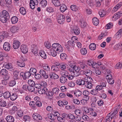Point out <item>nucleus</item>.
<instances>
[{
  "instance_id": "nucleus-32",
  "label": "nucleus",
  "mask_w": 122,
  "mask_h": 122,
  "mask_svg": "<svg viewBox=\"0 0 122 122\" xmlns=\"http://www.w3.org/2000/svg\"><path fill=\"white\" fill-rule=\"evenodd\" d=\"M88 76V77L87 78V79L86 78L85 79V84L93 83V81L91 77H89L90 76Z\"/></svg>"
},
{
  "instance_id": "nucleus-19",
  "label": "nucleus",
  "mask_w": 122,
  "mask_h": 122,
  "mask_svg": "<svg viewBox=\"0 0 122 122\" xmlns=\"http://www.w3.org/2000/svg\"><path fill=\"white\" fill-rule=\"evenodd\" d=\"M66 72L67 73H65L63 75H64L69 80H72L74 78V76L70 74L67 72Z\"/></svg>"
},
{
  "instance_id": "nucleus-36",
  "label": "nucleus",
  "mask_w": 122,
  "mask_h": 122,
  "mask_svg": "<svg viewBox=\"0 0 122 122\" xmlns=\"http://www.w3.org/2000/svg\"><path fill=\"white\" fill-rule=\"evenodd\" d=\"M93 24L95 25H97L99 23V20L96 17H94L92 20Z\"/></svg>"
},
{
  "instance_id": "nucleus-45",
  "label": "nucleus",
  "mask_w": 122,
  "mask_h": 122,
  "mask_svg": "<svg viewBox=\"0 0 122 122\" xmlns=\"http://www.w3.org/2000/svg\"><path fill=\"white\" fill-rule=\"evenodd\" d=\"M36 70L34 68H31L30 70V72L31 75H33L36 72Z\"/></svg>"
},
{
  "instance_id": "nucleus-5",
  "label": "nucleus",
  "mask_w": 122,
  "mask_h": 122,
  "mask_svg": "<svg viewBox=\"0 0 122 122\" xmlns=\"http://www.w3.org/2000/svg\"><path fill=\"white\" fill-rule=\"evenodd\" d=\"M31 50L32 52L35 55H37L38 49L37 46L36 45H32Z\"/></svg>"
},
{
  "instance_id": "nucleus-44",
  "label": "nucleus",
  "mask_w": 122,
  "mask_h": 122,
  "mask_svg": "<svg viewBox=\"0 0 122 122\" xmlns=\"http://www.w3.org/2000/svg\"><path fill=\"white\" fill-rule=\"evenodd\" d=\"M51 70L54 72H56L59 71V68L56 66L53 65L51 67Z\"/></svg>"
},
{
  "instance_id": "nucleus-63",
  "label": "nucleus",
  "mask_w": 122,
  "mask_h": 122,
  "mask_svg": "<svg viewBox=\"0 0 122 122\" xmlns=\"http://www.w3.org/2000/svg\"><path fill=\"white\" fill-rule=\"evenodd\" d=\"M115 68L119 69L122 68V63L119 62L115 66Z\"/></svg>"
},
{
  "instance_id": "nucleus-16",
  "label": "nucleus",
  "mask_w": 122,
  "mask_h": 122,
  "mask_svg": "<svg viewBox=\"0 0 122 122\" xmlns=\"http://www.w3.org/2000/svg\"><path fill=\"white\" fill-rule=\"evenodd\" d=\"M20 49L22 52L24 53H26L28 52V49L27 48L26 46L24 45H21Z\"/></svg>"
},
{
  "instance_id": "nucleus-22",
  "label": "nucleus",
  "mask_w": 122,
  "mask_h": 122,
  "mask_svg": "<svg viewBox=\"0 0 122 122\" xmlns=\"http://www.w3.org/2000/svg\"><path fill=\"white\" fill-rule=\"evenodd\" d=\"M9 19V18H7L6 17L3 16V15H0V20L3 23L6 22Z\"/></svg>"
},
{
  "instance_id": "nucleus-4",
  "label": "nucleus",
  "mask_w": 122,
  "mask_h": 122,
  "mask_svg": "<svg viewBox=\"0 0 122 122\" xmlns=\"http://www.w3.org/2000/svg\"><path fill=\"white\" fill-rule=\"evenodd\" d=\"M106 77L107 80V81L108 83L111 85L113 84L114 83V80L112 78V76L111 74H109L107 75Z\"/></svg>"
},
{
  "instance_id": "nucleus-30",
  "label": "nucleus",
  "mask_w": 122,
  "mask_h": 122,
  "mask_svg": "<svg viewBox=\"0 0 122 122\" xmlns=\"http://www.w3.org/2000/svg\"><path fill=\"white\" fill-rule=\"evenodd\" d=\"M6 105V102L4 101L2 98H0V106L2 107H5Z\"/></svg>"
},
{
  "instance_id": "nucleus-14",
  "label": "nucleus",
  "mask_w": 122,
  "mask_h": 122,
  "mask_svg": "<svg viewBox=\"0 0 122 122\" xmlns=\"http://www.w3.org/2000/svg\"><path fill=\"white\" fill-rule=\"evenodd\" d=\"M5 119L7 122H14V117L11 115L7 116L6 117Z\"/></svg>"
},
{
  "instance_id": "nucleus-38",
  "label": "nucleus",
  "mask_w": 122,
  "mask_h": 122,
  "mask_svg": "<svg viewBox=\"0 0 122 122\" xmlns=\"http://www.w3.org/2000/svg\"><path fill=\"white\" fill-rule=\"evenodd\" d=\"M7 71L5 69H3L1 70L0 71V76H4L7 74Z\"/></svg>"
},
{
  "instance_id": "nucleus-9",
  "label": "nucleus",
  "mask_w": 122,
  "mask_h": 122,
  "mask_svg": "<svg viewBox=\"0 0 122 122\" xmlns=\"http://www.w3.org/2000/svg\"><path fill=\"white\" fill-rule=\"evenodd\" d=\"M32 117L33 119L35 120H41L42 119L41 115L36 113L33 114L32 115Z\"/></svg>"
},
{
  "instance_id": "nucleus-47",
  "label": "nucleus",
  "mask_w": 122,
  "mask_h": 122,
  "mask_svg": "<svg viewBox=\"0 0 122 122\" xmlns=\"http://www.w3.org/2000/svg\"><path fill=\"white\" fill-rule=\"evenodd\" d=\"M74 94L76 97H79L81 95L82 93L80 91L78 90L74 92Z\"/></svg>"
},
{
  "instance_id": "nucleus-58",
  "label": "nucleus",
  "mask_w": 122,
  "mask_h": 122,
  "mask_svg": "<svg viewBox=\"0 0 122 122\" xmlns=\"http://www.w3.org/2000/svg\"><path fill=\"white\" fill-rule=\"evenodd\" d=\"M23 118L24 120L30 122L31 120L30 117L28 116L25 115L23 117Z\"/></svg>"
},
{
  "instance_id": "nucleus-59",
  "label": "nucleus",
  "mask_w": 122,
  "mask_h": 122,
  "mask_svg": "<svg viewBox=\"0 0 122 122\" xmlns=\"http://www.w3.org/2000/svg\"><path fill=\"white\" fill-rule=\"evenodd\" d=\"M75 42L74 41H69L67 42L68 45L69 46H74Z\"/></svg>"
},
{
  "instance_id": "nucleus-3",
  "label": "nucleus",
  "mask_w": 122,
  "mask_h": 122,
  "mask_svg": "<svg viewBox=\"0 0 122 122\" xmlns=\"http://www.w3.org/2000/svg\"><path fill=\"white\" fill-rule=\"evenodd\" d=\"M58 23L60 24H63L65 20V16L63 15H59L57 18Z\"/></svg>"
},
{
  "instance_id": "nucleus-24",
  "label": "nucleus",
  "mask_w": 122,
  "mask_h": 122,
  "mask_svg": "<svg viewBox=\"0 0 122 122\" xmlns=\"http://www.w3.org/2000/svg\"><path fill=\"white\" fill-rule=\"evenodd\" d=\"M17 97V95L15 93H12L10 94V99L12 101L15 100Z\"/></svg>"
},
{
  "instance_id": "nucleus-52",
  "label": "nucleus",
  "mask_w": 122,
  "mask_h": 122,
  "mask_svg": "<svg viewBox=\"0 0 122 122\" xmlns=\"http://www.w3.org/2000/svg\"><path fill=\"white\" fill-rule=\"evenodd\" d=\"M80 22H81L80 25L81 27H86V23L85 22V21L83 20H81L80 21Z\"/></svg>"
},
{
  "instance_id": "nucleus-8",
  "label": "nucleus",
  "mask_w": 122,
  "mask_h": 122,
  "mask_svg": "<svg viewBox=\"0 0 122 122\" xmlns=\"http://www.w3.org/2000/svg\"><path fill=\"white\" fill-rule=\"evenodd\" d=\"M39 73L41 75L44 79H47L49 77L48 75L43 69H41L39 71Z\"/></svg>"
},
{
  "instance_id": "nucleus-26",
  "label": "nucleus",
  "mask_w": 122,
  "mask_h": 122,
  "mask_svg": "<svg viewBox=\"0 0 122 122\" xmlns=\"http://www.w3.org/2000/svg\"><path fill=\"white\" fill-rule=\"evenodd\" d=\"M52 2L56 6H59L61 5L60 2L59 0H51Z\"/></svg>"
},
{
  "instance_id": "nucleus-55",
  "label": "nucleus",
  "mask_w": 122,
  "mask_h": 122,
  "mask_svg": "<svg viewBox=\"0 0 122 122\" xmlns=\"http://www.w3.org/2000/svg\"><path fill=\"white\" fill-rule=\"evenodd\" d=\"M83 71H81L80 72H77L74 71L73 73H74V76L75 77H76L79 76L80 74H81V72H83Z\"/></svg>"
},
{
  "instance_id": "nucleus-64",
  "label": "nucleus",
  "mask_w": 122,
  "mask_h": 122,
  "mask_svg": "<svg viewBox=\"0 0 122 122\" xmlns=\"http://www.w3.org/2000/svg\"><path fill=\"white\" fill-rule=\"evenodd\" d=\"M112 24L110 22L106 25L105 26V28L106 29H109L111 28L112 27Z\"/></svg>"
},
{
  "instance_id": "nucleus-15",
  "label": "nucleus",
  "mask_w": 122,
  "mask_h": 122,
  "mask_svg": "<svg viewBox=\"0 0 122 122\" xmlns=\"http://www.w3.org/2000/svg\"><path fill=\"white\" fill-rule=\"evenodd\" d=\"M68 80L66 77L62 76L60 78V81L62 84H64Z\"/></svg>"
},
{
  "instance_id": "nucleus-60",
  "label": "nucleus",
  "mask_w": 122,
  "mask_h": 122,
  "mask_svg": "<svg viewBox=\"0 0 122 122\" xmlns=\"http://www.w3.org/2000/svg\"><path fill=\"white\" fill-rule=\"evenodd\" d=\"M70 63L69 65L70 67H74L76 68V66L75 63L73 61H69Z\"/></svg>"
},
{
  "instance_id": "nucleus-54",
  "label": "nucleus",
  "mask_w": 122,
  "mask_h": 122,
  "mask_svg": "<svg viewBox=\"0 0 122 122\" xmlns=\"http://www.w3.org/2000/svg\"><path fill=\"white\" fill-rule=\"evenodd\" d=\"M80 51L81 54L84 55H86L87 52L86 49L84 48H82L81 49Z\"/></svg>"
},
{
  "instance_id": "nucleus-56",
  "label": "nucleus",
  "mask_w": 122,
  "mask_h": 122,
  "mask_svg": "<svg viewBox=\"0 0 122 122\" xmlns=\"http://www.w3.org/2000/svg\"><path fill=\"white\" fill-rule=\"evenodd\" d=\"M16 84V81L15 80H12L9 81V85L10 86H15Z\"/></svg>"
},
{
  "instance_id": "nucleus-10",
  "label": "nucleus",
  "mask_w": 122,
  "mask_h": 122,
  "mask_svg": "<svg viewBox=\"0 0 122 122\" xmlns=\"http://www.w3.org/2000/svg\"><path fill=\"white\" fill-rule=\"evenodd\" d=\"M4 68L9 71H11L14 70V68L12 66L11 63H5L4 64Z\"/></svg>"
},
{
  "instance_id": "nucleus-12",
  "label": "nucleus",
  "mask_w": 122,
  "mask_h": 122,
  "mask_svg": "<svg viewBox=\"0 0 122 122\" xmlns=\"http://www.w3.org/2000/svg\"><path fill=\"white\" fill-rule=\"evenodd\" d=\"M119 111V108H117L115 109L113 113L111 115L112 117H111V120L113 118L114 119H115L117 117V113Z\"/></svg>"
},
{
  "instance_id": "nucleus-1",
  "label": "nucleus",
  "mask_w": 122,
  "mask_h": 122,
  "mask_svg": "<svg viewBox=\"0 0 122 122\" xmlns=\"http://www.w3.org/2000/svg\"><path fill=\"white\" fill-rule=\"evenodd\" d=\"M63 51V48L61 45L57 43H54L52 45L50 54L52 56H55L57 55L56 53L62 52Z\"/></svg>"
},
{
  "instance_id": "nucleus-50",
  "label": "nucleus",
  "mask_w": 122,
  "mask_h": 122,
  "mask_svg": "<svg viewBox=\"0 0 122 122\" xmlns=\"http://www.w3.org/2000/svg\"><path fill=\"white\" fill-rule=\"evenodd\" d=\"M28 84L29 85V86H34L35 83L34 81L32 80L31 79L28 80Z\"/></svg>"
},
{
  "instance_id": "nucleus-25",
  "label": "nucleus",
  "mask_w": 122,
  "mask_h": 122,
  "mask_svg": "<svg viewBox=\"0 0 122 122\" xmlns=\"http://www.w3.org/2000/svg\"><path fill=\"white\" fill-rule=\"evenodd\" d=\"M7 56L8 54L2 52H0V61H3L4 57H6Z\"/></svg>"
},
{
  "instance_id": "nucleus-49",
  "label": "nucleus",
  "mask_w": 122,
  "mask_h": 122,
  "mask_svg": "<svg viewBox=\"0 0 122 122\" xmlns=\"http://www.w3.org/2000/svg\"><path fill=\"white\" fill-rule=\"evenodd\" d=\"M67 65L66 64H63L60 65V68L62 70H65L66 69V67Z\"/></svg>"
},
{
  "instance_id": "nucleus-27",
  "label": "nucleus",
  "mask_w": 122,
  "mask_h": 122,
  "mask_svg": "<svg viewBox=\"0 0 122 122\" xmlns=\"http://www.w3.org/2000/svg\"><path fill=\"white\" fill-rule=\"evenodd\" d=\"M79 29L76 28L75 29H74L71 30V32L72 33H74L75 34L77 35H79L80 33Z\"/></svg>"
},
{
  "instance_id": "nucleus-31",
  "label": "nucleus",
  "mask_w": 122,
  "mask_h": 122,
  "mask_svg": "<svg viewBox=\"0 0 122 122\" xmlns=\"http://www.w3.org/2000/svg\"><path fill=\"white\" fill-rule=\"evenodd\" d=\"M46 94L47 96H49L50 97H48V98L49 99H51L52 98V96L53 95V93L51 91H50L48 90H47L46 91Z\"/></svg>"
},
{
  "instance_id": "nucleus-18",
  "label": "nucleus",
  "mask_w": 122,
  "mask_h": 122,
  "mask_svg": "<svg viewBox=\"0 0 122 122\" xmlns=\"http://www.w3.org/2000/svg\"><path fill=\"white\" fill-rule=\"evenodd\" d=\"M114 16H113V17L114 18L115 17V19H117L122 16V11H121L117 12L114 15Z\"/></svg>"
},
{
  "instance_id": "nucleus-57",
  "label": "nucleus",
  "mask_w": 122,
  "mask_h": 122,
  "mask_svg": "<svg viewBox=\"0 0 122 122\" xmlns=\"http://www.w3.org/2000/svg\"><path fill=\"white\" fill-rule=\"evenodd\" d=\"M27 90L30 92H33L35 91V88L34 86H28Z\"/></svg>"
},
{
  "instance_id": "nucleus-40",
  "label": "nucleus",
  "mask_w": 122,
  "mask_h": 122,
  "mask_svg": "<svg viewBox=\"0 0 122 122\" xmlns=\"http://www.w3.org/2000/svg\"><path fill=\"white\" fill-rule=\"evenodd\" d=\"M85 80H79L76 81V84L80 85H83L85 84Z\"/></svg>"
},
{
  "instance_id": "nucleus-6",
  "label": "nucleus",
  "mask_w": 122,
  "mask_h": 122,
  "mask_svg": "<svg viewBox=\"0 0 122 122\" xmlns=\"http://www.w3.org/2000/svg\"><path fill=\"white\" fill-rule=\"evenodd\" d=\"M13 47L15 49L18 48L20 45V43L18 41L16 40H13Z\"/></svg>"
},
{
  "instance_id": "nucleus-2",
  "label": "nucleus",
  "mask_w": 122,
  "mask_h": 122,
  "mask_svg": "<svg viewBox=\"0 0 122 122\" xmlns=\"http://www.w3.org/2000/svg\"><path fill=\"white\" fill-rule=\"evenodd\" d=\"M81 70H82L83 74H84L86 76H91L92 74L91 71L89 70L87 65L84 62H80L79 63Z\"/></svg>"
},
{
  "instance_id": "nucleus-53",
  "label": "nucleus",
  "mask_w": 122,
  "mask_h": 122,
  "mask_svg": "<svg viewBox=\"0 0 122 122\" xmlns=\"http://www.w3.org/2000/svg\"><path fill=\"white\" fill-rule=\"evenodd\" d=\"M43 69L46 71H49L50 69V67L48 66L46 64H45L43 65Z\"/></svg>"
},
{
  "instance_id": "nucleus-29",
  "label": "nucleus",
  "mask_w": 122,
  "mask_h": 122,
  "mask_svg": "<svg viewBox=\"0 0 122 122\" xmlns=\"http://www.w3.org/2000/svg\"><path fill=\"white\" fill-rule=\"evenodd\" d=\"M19 10L20 13L23 15H25L26 13V10L24 7H21L19 9Z\"/></svg>"
},
{
  "instance_id": "nucleus-21",
  "label": "nucleus",
  "mask_w": 122,
  "mask_h": 122,
  "mask_svg": "<svg viewBox=\"0 0 122 122\" xmlns=\"http://www.w3.org/2000/svg\"><path fill=\"white\" fill-rule=\"evenodd\" d=\"M11 21L12 24H16L18 21V18L17 16H13L11 18Z\"/></svg>"
},
{
  "instance_id": "nucleus-17",
  "label": "nucleus",
  "mask_w": 122,
  "mask_h": 122,
  "mask_svg": "<svg viewBox=\"0 0 122 122\" xmlns=\"http://www.w3.org/2000/svg\"><path fill=\"white\" fill-rule=\"evenodd\" d=\"M19 30L18 27L16 26H13L10 28V31L12 33H15L16 32H17Z\"/></svg>"
},
{
  "instance_id": "nucleus-28",
  "label": "nucleus",
  "mask_w": 122,
  "mask_h": 122,
  "mask_svg": "<svg viewBox=\"0 0 122 122\" xmlns=\"http://www.w3.org/2000/svg\"><path fill=\"white\" fill-rule=\"evenodd\" d=\"M61 59L62 61H65L67 59L68 57L67 55L64 53H61L60 55Z\"/></svg>"
},
{
  "instance_id": "nucleus-7",
  "label": "nucleus",
  "mask_w": 122,
  "mask_h": 122,
  "mask_svg": "<svg viewBox=\"0 0 122 122\" xmlns=\"http://www.w3.org/2000/svg\"><path fill=\"white\" fill-rule=\"evenodd\" d=\"M3 47L5 51H9L10 49L11 46L8 42H5L4 44Z\"/></svg>"
},
{
  "instance_id": "nucleus-33",
  "label": "nucleus",
  "mask_w": 122,
  "mask_h": 122,
  "mask_svg": "<svg viewBox=\"0 0 122 122\" xmlns=\"http://www.w3.org/2000/svg\"><path fill=\"white\" fill-rule=\"evenodd\" d=\"M89 93V92L85 90L83 92V94L84 96V98H87H87L89 99V97L88 96Z\"/></svg>"
},
{
  "instance_id": "nucleus-48",
  "label": "nucleus",
  "mask_w": 122,
  "mask_h": 122,
  "mask_svg": "<svg viewBox=\"0 0 122 122\" xmlns=\"http://www.w3.org/2000/svg\"><path fill=\"white\" fill-rule=\"evenodd\" d=\"M35 4L33 2V0H30V7L32 9H34L35 7Z\"/></svg>"
},
{
  "instance_id": "nucleus-61",
  "label": "nucleus",
  "mask_w": 122,
  "mask_h": 122,
  "mask_svg": "<svg viewBox=\"0 0 122 122\" xmlns=\"http://www.w3.org/2000/svg\"><path fill=\"white\" fill-rule=\"evenodd\" d=\"M17 65L21 67H23L25 66V64L24 62L17 61Z\"/></svg>"
},
{
  "instance_id": "nucleus-13",
  "label": "nucleus",
  "mask_w": 122,
  "mask_h": 122,
  "mask_svg": "<svg viewBox=\"0 0 122 122\" xmlns=\"http://www.w3.org/2000/svg\"><path fill=\"white\" fill-rule=\"evenodd\" d=\"M0 15H2L3 16L6 17L7 18H10V16L9 13L6 10H3L2 12L0 13Z\"/></svg>"
},
{
  "instance_id": "nucleus-43",
  "label": "nucleus",
  "mask_w": 122,
  "mask_h": 122,
  "mask_svg": "<svg viewBox=\"0 0 122 122\" xmlns=\"http://www.w3.org/2000/svg\"><path fill=\"white\" fill-rule=\"evenodd\" d=\"M71 10L73 11H76L77 10L78 7L75 5H72L70 7Z\"/></svg>"
},
{
  "instance_id": "nucleus-51",
  "label": "nucleus",
  "mask_w": 122,
  "mask_h": 122,
  "mask_svg": "<svg viewBox=\"0 0 122 122\" xmlns=\"http://www.w3.org/2000/svg\"><path fill=\"white\" fill-rule=\"evenodd\" d=\"M86 99H82L81 101V102L82 105H85L87 104V101L89 100V99L85 98Z\"/></svg>"
},
{
  "instance_id": "nucleus-42",
  "label": "nucleus",
  "mask_w": 122,
  "mask_h": 122,
  "mask_svg": "<svg viewBox=\"0 0 122 122\" xmlns=\"http://www.w3.org/2000/svg\"><path fill=\"white\" fill-rule=\"evenodd\" d=\"M115 35L117 37L120 38L122 35V29L120 30Z\"/></svg>"
},
{
  "instance_id": "nucleus-62",
  "label": "nucleus",
  "mask_w": 122,
  "mask_h": 122,
  "mask_svg": "<svg viewBox=\"0 0 122 122\" xmlns=\"http://www.w3.org/2000/svg\"><path fill=\"white\" fill-rule=\"evenodd\" d=\"M46 10L48 12H51L54 11V9L53 8L49 6L46 8Z\"/></svg>"
},
{
  "instance_id": "nucleus-46",
  "label": "nucleus",
  "mask_w": 122,
  "mask_h": 122,
  "mask_svg": "<svg viewBox=\"0 0 122 122\" xmlns=\"http://www.w3.org/2000/svg\"><path fill=\"white\" fill-rule=\"evenodd\" d=\"M65 19L68 22H70L71 20V18L70 15L67 14L65 15H64Z\"/></svg>"
},
{
  "instance_id": "nucleus-34",
  "label": "nucleus",
  "mask_w": 122,
  "mask_h": 122,
  "mask_svg": "<svg viewBox=\"0 0 122 122\" xmlns=\"http://www.w3.org/2000/svg\"><path fill=\"white\" fill-rule=\"evenodd\" d=\"M61 11L63 12L67 9V8L65 5L62 4L60 8Z\"/></svg>"
},
{
  "instance_id": "nucleus-11",
  "label": "nucleus",
  "mask_w": 122,
  "mask_h": 122,
  "mask_svg": "<svg viewBox=\"0 0 122 122\" xmlns=\"http://www.w3.org/2000/svg\"><path fill=\"white\" fill-rule=\"evenodd\" d=\"M47 90V89L46 87H41L38 90V92L40 94H46Z\"/></svg>"
},
{
  "instance_id": "nucleus-35",
  "label": "nucleus",
  "mask_w": 122,
  "mask_h": 122,
  "mask_svg": "<svg viewBox=\"0 0 122 122\" xmlns=\"http://www.w3.org/2000/svg\"><path fill=\"white\" fill-rule=\"evenodd\" d=\"M19 72L17 71H15L13 72V78L15 80H17L18 79V75Z\"/></svg>"
},
{
  "instance_id": "nucleus-20",
  "label": "nucleus",
  "mask_w": 122,
  "mask_h": 122,
  "mask_svg": "<svg viewBox=\"0 0 122 122\" xmlns=\"http://www.w3.org/2000/svg\"><path fill=\"white\" fill-rule=\"evenodd\" d=\"M47 2L46 0H42L40 3V6L42 7H45L47 5Z\"/></svg>"
},
{
  "instance_id": "nucleus-23",
  "label": "nucleus",
  "mask_w": 122,
  "mask_h": 122,
  "mask_svg": "<svg viewBox=\"0 0 122 122\" xmlns=\"http://www.w3.org/2000/svg\"><path fill=\"white\" fill-rule=\"evenodd\" d=\"M39 54L44 59L46 58V55L45 52L43 50H41L40 51Z\"/></svg>"
},
{
  "instance_id": "nucleus-41",
  "label": "nucleus",
  "mask_w": 122,
  "mask_h": 122,
  "mask_svg": "<svg viewBox=\"0 0 122 122\" xmlns=\"http://www.w3.org/2000/svg\"><path fill=\"white\" fill-rule=\"evenodd\" d=\"M89 49L92 50H95L96 48V45L94 43H91L89 46Z\"/></svg>"
},
{
  "instance_id": "nucleus-39",
  "label": "nucleus",
  "mask_w": 122,
  "mask_h": 122,
  "mask_svg": "<svg viewBox=\"0 0 122 122\" xmlns=\"http://www.w3.org/2000/svg\"><path fill=\"white\" fill-rule=\"evenodd\" d=\"M52 92L53 94H55L56 95L58 94L60 91V89L57 87H55L52 90Z\"/></svg>"
},
{
  "instance_id": "nucleus-37",
  "label": "nucleus",
  "mask_w": 122,
  "mask_h": 122,
  "mask_svg": "<svg viewBox=\"0 0 122 122\" xmlns=\"http://www.w3.org/2000/svg\"><path fill=\"white\" fill-rule=\"evenodd\" d=\"M10 93L8 91H6L4 92L3 94V96L5 98H8L10 97Z\"/></svg>"
}]
</instances>
